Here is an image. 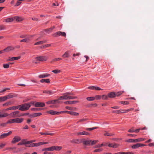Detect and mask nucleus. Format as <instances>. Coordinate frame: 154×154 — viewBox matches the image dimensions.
Instances as JSON below:
<instances>
[{
  "label": "nucleus",
  "mask_w": 154,
  "mask_h": 154,
  "mask_svg": "<svg viewBox=\"0 0 154 154\" xmlns=\"http://www.w3.org/2000/svg\"><path fill=\"white\" fill-rule=\"evenodd\" d=\"M39 143H32L30 144L29 145H26V147H32L35 146H40Z\"/></svg>",
  "instance_id": "obj_10"
},
{
  "label": "nucleus",
  "mask_w": 154,
  "mask_h": 154,
  "mask_svg": "<svg viewBox=\"0 0 154 154\" xmlns=\"http://www.w3.org/2000/svg\"><path fill=\"white\" fill-rule=\"evenodd\" d=\"M14 20H15L17 21H20L23 20V19L18 16H16L14 17Z\"/></svg>",
  "instance_id": "obj_24"
},
{
  "label": "nucleus",
  "mask_w": 154,
  "mask_h": 154,
  "mask_svg": "<svg viewBox=\"0 0 154 154\" xmlns=\"http://www.w3.org/2000/svg\"><path fill=\"white\" fill-rule=\"evenodd\" d=\"M50 76V75L48 74H45L42 75H39L38 77L40 78H42L48 77Z\"/></svg>",
  "instance_id": "obj_19"
},
{
  "label": "nucleus",
  "mask_w": 154,
  "mask_h": 154,
  "mask_svg": "<svg viewBox=\"0 0 154 154\" xmlns=\"http://www.w3.org/2000/svg\"><path fill=\"white\" fill-rule=\"evenodd\" d=\"M124 92V91H120L119 92H117L116 94V96H119L121 95Z\"/></svg>",
  "instance_id": "obj_42"
},
{
  "label": "nucleus",
  "mask_w": 154,
  "mask_h": 154,
  "mask_svg": "<svg viewBox=\"0 0 154 154\" xmlns=\"http://www.w3.org/2000/svg\"><path fill=\"white\" fill-rule=\"evenodd\" d=\"M19 110H27L30 107V105L29 103H25L19 105Z\"/></svg>",
  "instance_id": "obj_2"
},
{
  "label": "nucleus",
  "mask_w": 154,
  "mask_h": 154,
  "mask_svg": "<svg viewBox=\"0 0 154 154\" xmlns=\"http://www.w3.org/2000/svg\"><path fill=\"white\" fill-rule=\"evenodd\" d=\"M52 72H54L55 73H57L60 72V71L59 70L56 69L52 70Z\"/></svg>",
  "instance_id": "obj_58"
},
{
  "label": "nucleus",
  "mask_w": 154,
  "mask_h": 154,
  "mask_svg": "<svg viewBox=\"0 0 154 154\" xmlns=\"http://www.w3.org/2000/svg\"><path fill=\"white\" fill-rule=\"evenodd\" d=\"M47 113H49L51 115H59L60 114L62 113L61 111L60 112H57L56 111H54V110H50L48 111L47 112Z\"/></svg>",
  "instance_id": "obj_7"
},
{
  "label": "nucleus",
  "mask_w": 154,
  "mask_h": 154,
  "mask_svg": "<svg viewBox=\"0 0 154 154\" xmlns=\"http://www.w3.org/2000/svg\"><path fill=\"white\" fill-rule=\"evenodd\" d=\"M19 113V112L18 111H15L9 114V115L10 116L11 118L19 117V115L18 114Z\"/></svg>",
  "instance_id": "obj_4"
},
{
  "label": "nucleus",
  "mask_w": 154,
  "mask_h": 154,
  "mask_svg": "<svg viewBox=\"0 0 154 154\" xmlns=\"http://www.w3.org/2000/svg\"><path fill=\"white\" fill-rule=\"evenodd\" d=\"M7 100L6 96L0 97V103L6 101Z\"/></svg>",
  "instance_id": "obj_30"
},
{
  "label": "nucleus",
  "mask_w": 154,
  "mask_h": 154,
  "mask_svg": "<svg viewBox=\"0 0 154 154\" xmlns=\"http://www.w3.org/2000/svg\"><path fill=\"white\" fill-rule=\"evenodd\" d=\"M3 67L5 68H8L9 67V65L8 63L4 64H3Z\"/></svg>",
  "instance_id": "obj_50"
},
{
  "label": "nucleus",
  "mask_w": 154,
  "mask_h": 154,
  "mask_svg": "<svg viewBox=\"0 0 154 154\" xmlns=\"http://www.w3.org/2000/svg\"><path fill=\"white\" fill-rule=\"evenodd\" d=\"M20 137L19 136H16L13 139L11 143H15L16 142L19 141L21 140Z\"/></svg>",
  "instance_id": "obj_8"
},
{
  "label": "nucleus",
  "mask_w": 154,
  "mask_h": 154,
  "mask_svg": "<svg viewBox=\"0 0 154 154\" xmlns=\"http://www.w3.org/2000/svg\"><path fill=\"white\" fill-rule=\"evenodd\" d=\"M33 36V35H26L25 38L26 39V41L28 42V41L30 40L31 39V38Z\"/></svg>",
  "instance_id": "obj_31"
},
{
  "label": "nucleus",
  "mask_w": 154,
  "mask_h": 154,
  "mask_svg": "<svg viewBox=\"0 0 154 154\" xmlns=\"http://www.w3.org/2000/svg\"><path fill=\"white\" fill-rule=\"evenodd\" d=\"M14 20V18L11 17L5 19L4 20V21L7 23L11 22H12Z\"/></svg>",
  "instance_id": "obj_22"
},
{
  "label": "nucleus",
  "mask_w": 154,
  "mask_h": 154,
  "mask_svg": "<svg viewBox=\"0 0 154 154\" xmlns=\"http://www.w3.org/2000/svg\"><path fill=\"white\" fill-rule=\"evenodd\" d=\"M14 48L11 46H9L7 47L6 48L3 50V51L5 52H8L10 51L14 50Z\"/></svg>",
  "instance_id": "obj_11"
},
{
  "label": "nucleus",
  "mask_w": 154,
  "mask_h": 154,
  "mask_svg": "<svg viewBox=\"0 0 154 154\" xmlns=\"http://www.w3.org/2000/svg\"><path fill=\"white\" fill-rule=\"evenodd\" d=\"M16 148L15 147H7L6 149L5 150H11V149H16Z\"/></svg>",
  "instance_id": "obj_59"
},
{
  "label": "nucleus",
  "mask_w": 154,
  "mask_h": 154,
  "mask_svg": "<svg viewBox=\"0 0 154 154\" xmlns=\"http://www.w3.org/2000/svg\"><path fill=\"white\" fill-rule=\"evenodd\" d=\"M94 88L95 86H89L88 87V89L91 90H94Z\"/></svg>",
  "instance_id": "obj_64"
},
{
  "label": "nucleus",
  "mask_w": 154,
  "mask_h": 154,
  "mask_svg": "<svg viewBox=\"0 0 154 154\" xmlns=\"http://www.w3.org/2000/svg\"><path fill=\"white\" fill-rule=\"evenodd\" d=\"M145 140V139L143 138H139L135 139V143L140 142Z\"/></svg>",
  "instance_id": "obj_29"
},
{
  "label": "nucleus",
  "mask_w": 154,
  "mask_h": 154,
  "mask_svg": "<svg viewBox=\"0 0 154 154\" xmlns=\"http://www.w3.org/2000/svg\"><path fill=\"white\" fill-rule=\"evenodd\" d=\"M62 59L60 58H55L52 60V61H51V62H53L56 61H57L61 60Z\"/></svg>",
  "instance_id": "obj_44"
},
{
  "label": "nucleus",
  "mask_w": 154,
  "mask_h": 154,
  "mask_svg": "<svg viewBox=\"0 0 154 154\" xmlns=\"http://www.w3.org/2000/svg\"><path fill=\"white\" fill-rule=\"evenodd\" d=\"M19 108V106H13L6 109H5V110H16L18 109Z\"/></svg>",
  "instance_id": "obj_17"
},
{
  "label": "nucleus",
  "mask_w": 154,
  "mask_h": 154,
  "mask_svg": "<svg viewBox=\"0 0 154 154\" xmlns=\"http://www.w3.org/2000/svg\"><path fill=\"white\" fill-rule=\"evenodd\" d=\"M6 145V144L5 143H0V149L3 148Z\"/></svg>",
  "instance_id": "obj_48"
},
{
  "label": "nucleus",
  "mask_w": 154,
  "mask_h": 154,
  "mask_svg": "<svg viewBox=\"0 0 154 154\" xmlns=\"http://www.w3.org/2000/svg\"><path fill=\"white\" fill-rule=\"evenodd\" d=\"M21 1L20 0H18L15 6H18L21 4Z\"/></svg>",
  "instance_id": "obj_51"
},
{
  "label": "nucleus",
  "mask_w": 154,
  "mask_h": 154,
  "mask_svg": "<svg viewBox=\"0 0 154 154\" xmlns=\"http://www.w3.org/2000/svg\"><path fill=\"white\" fill-rule=\"evenodd\" d=\"M101 97L103 100H107L108 98V96L105 95H102Z\"/></svg>",
  "instance_id": "obj_55"
},
{
  "label": "nucleus",
  "mask_w": 154,
  "mask_h": 154,
  "mask_svg": "<svg viewBox=\"0 0 154 154\" xmlns=\"http://www.w3.org/2000/svg\"><path fill=\"white\" fill-rule=\"evenodd\" d=\"M62 113H67L71 115H73L75 116L79 115V114L78 113L76 112L72 111H61Z\"/></svg>",
  "instance_id": "obj_6"
},
{
  "label": "nucleus",
  "mask_w": 154,
  "mask_h": 154,
  "mask_svg": "<svg viewBox=\"0 0 154 154\" xmlns=\"http://www.w3.org/2000/svg\"><path fill=\"white\" fill-rule=\"evenodd\" d=\"M12 133L11 131H9L8 133H4L0 135V139H3Z\"/></svg>",
  "instance_id": "obj_9"
},
{
  "label": "nucleus",
  "mask_w": 154,
  "mask_h": 154,
  "mask_svg": "<svg viewBox=\"0 0 154 154\" xmlns=\"http://www.w3.org/2000/svg\"><path fill=\"white\" fill-rule=\"evenodd\" d=\"M127 142L129 143H135V139H129L127 140Z\"/></svg>",
  "instance_id": "obj_52"
},
{
  "label": "nucleus",
  "mask_w": 154,
  "mask_h": 154,
  "mask_svg": "<svg viewBox=\"0 0 154 154\" xmlns=\"http://www.w3.org/2000/svg\"><path fill=\"white\" fill-rule=\"evenodd\" d=\"M52 35L54 37H58L60 35L65 36L66 35V33L64 32L58 31L54 34Z\"/></svg>",
  "instance_id": "obj_5"
},
{
  "label": "nucleus",
  "mask_w": 154,
  "mask_h": 154,
  "mask_svg": "<svg viewBox=\"0 0 154 154\" xmlns=\"http://www.w3.org/2000/svg\"><path fill=\"white\" fill-rule=\"evenodd\" d=\"M43 92L44 93L50 95H52L54 94L55 92L53 91H51L47 90H45Z\"/></svg>",
  "instance_id": "obj_18"
},
{
  "label": "nucleus",
  "mask_w": 154,
  "mask_h": 154,
  "mask_svg": "<svg viewBox=\"0 0 154 154\" xmlns=\"http://www.w3.org/2000/svg\"><path fill=\"white\" fill-rule=\"evenodd\" d=\"M16 123H21L23 120V119L22 118H16Z\"/></svg>",
  "instance_id": "obj_33"
},
{
  "label": "nucleus",
  "mask_w": 154,
  "mask_h": 154,
  "mask_svg": "<svg viewBox=\"0 0 154 154\" xmlns=\"http://www.w3.org/2000/svg\"><path fill=\"white\" fill-rule=\"evenodd\" d=\"M120 103L121 104H129V102L127 101H121L120 102Z\"/></svg>",
  "instance_id": "obj_60"
},
{
  "label": "nucleus",
  "mask_w": 154,
  "mask_h": 154,
  "mask_svg": "<svg viewBox=\"0 0 154 154\" xmlns=\"http://www.w3.org/2000/svg\"><path fill=\"white\" fill-rule=\"evenodd\" d=\"M77 98L76 97H72L69 96L67 94V92L63 94V95L60 96L58 99V100L74 99Z\"/></svg>",
  "instance_id": "obj_1"
},
{
  "label": "nucleus",
  "mask_w": 154,
  "mask_h": 154,
  "mask_svg": "<svg viewBox=\"0 0 154 154\" xmlns=\"http://www.w3.org/2000/svg\"><path fill=\"white\" fill-rule=\"evenodd\" d=\"M119 146V145L116 143H109L108 144V146L110 147H112L114 148H116L117 147Z\"/></svg>",
  "instance_id": "obj_15"
},
{
  "label": "nucleus",
  "mask_w": 154,
  "mask_h": 154,
  "mask_svg": "<svg viewBox=\"0 0 154 154\" xmlns=\"http://www.w3.org/2000/svg\"><path fill=\"white\" fill-rule=\"evenodd\" d=\"M42 115V113H35L33 114V117H35L37 116H41Z\"/></svg>",
  "instance_id": "obj_40"
},
{
  "label": "nucleus",
  "mask_w": 154,
  "mask_h": 154,
  "mask_svg": "<svg viewBox=\"0 0 154 154\" xmlns=\"http://www.w3.org/2000/svg\"><path fill=\"white\" fill-rule=\"evenodd\" d=\"M69 56V55L68 52H66L62 56L64 58H68Z\"/></svg>",
  "instance_id": "obj_36"
},
{
  "label": "nucleus",
  "mask_w": 154,
  "mask_h": 154,
  "mask_svg": "<svg viewBox=\"0 0 154 154\" xmlns=\"http://www.w3.org/2000/svg\"><path fill=\"white\" fill-rule=\"evenodd\" d=\"M11 104V102L10 101L4 103L3 105V106H7Z\"/></svg>",
  "instance_id": "obj_45"
},
{
  "label": "nucleus",
  "mask_w": 154,
  "mask_h": 154,
  "mask_svg": "<svg viewBox=\"0 0 154 154\" xmlns=\"http://www.w3.org/2000/svg\"><path fill=\"white\" fill-rule=\"evenodd\" d=\"M10 89L9 88H6L4 89L3 90L0 91V93H2L6 91L7 90H9Z\"/></svg>",
  "instance_id": "obj_61"
},
{
  "label": "nucleus",
  "mask_w": 154,
  "mask_h": 154,
  "mask_svg": "<svg viewBox=\"0 0 154 154\" xmlns=\"http://www.w3.org/2000/svg\"><path fill=\"white\" fill-rule=\"evenodd\" d=\"M78 102V101H65L64 103L66 104H75Z\"/></svg>",
  "instance_id": "obj_14"
},
{
  "label": "nucleus",
  "mask_w": 154,
  "mask_h": 154,
  "mask_svg": "<svg viewBox=\"0 0 154 154\" xmlns=\"http://www.w3.org/2000/svg\"><path fill=\"white\" fill-rule=\"evenodd\" d=\"M51 151H53L55 149V146H52L50 147Z\"/></svg>",
  "instance_id": "obj_63"
},
{
  "label": "nucleus",
  "mask_w": 154,
  "mask_h": 154,
  "mask_svg": "<svg viewBox=\"0 0 154 154\" xmlns=\"http://www.w3.org/2000/svg\"><path fill=\"white\" fill-rule=\"evenodd\" d=\"M116 112L117 114L125 113V111H124V110L120 109L117 110Z\"/></svg>",
  "instance_id": "obj_39"
},
{
  "label": "nucleus",
  "mask_w": 154,
  "mask_h": 154,
  "mask_svg": "<svg viewBox=\"0 0 154 154\" xmlns=\"http://www.w3.org/2000/svg\"><path fill=\"white\" fill-rule=\"evenodd\" d=\"M8 115L9 114L7 113H4L3 114H0V118L5 117Z\"/></svg>",
  "instance_id": "obj_37"
},
{
  "label": "nucleus",
  "mask_w": 154,
  "mask_h": 154,
  "mask_svg": "<svg viewBox=\"0 0 154 154\" xmlns=\"http://www.w3.org/2000/svg\"><path fill=\"white\" fill-rule=\"evenodd\" d=\"M32 110V111H40L42 109L40 108H32L31 109Z\"/></svg>",
  "instance_id": "obj_47"
},
{
  "label": "nucleus",
  "mask_w": 154,
  "mask_h": 154,
  "mask_svg": "<svg viewBox=\"0 0 154 154\" xmlns=\"http://www.w3.org/2000/svg\"><path fill=\"white\" fill-rule=\"evenodd\" d=\"M113 135V134L109 133L106 131H105V133L104 134V135L105 136H111Z\"/></svg>",
  "instance_id": "obj_38"
},
{
  "label": "nucleus",
  "mask_w": 154,
  "mask_h": 154,
  "mask_svg": "<svg viewBox=\"0 0 154 154\" xmlns=\"http://www.w3.org/2000/svg\"><path fill=\"white\" fill-rule=\"evenodd\" d=\"M51 46V44H47V45H44L43 46H42V47H41V48H47V47H50Z\"/></svg>",
  "instance_id": "obj_57"
},
{
  "label": "nucleus",
  "mask_w": 154,
  "mask_h": 154,
  "mask_svg": "<svg viewBox=\"0 0 154 154\" xmlns=\"http://www.w3.org/2000/svg\"><path fill=\"white\" fill-rule=\"evenodd\" d=\"M88 120V119H81L79 120V121L77 123H78L79 122H84Z\"/></svg>",
  "instance_id": "obj_56"
},
{
  "label": "nucleus",
  "mask_w": 154,
  "mask_h": 154,
  "mask_svg": "<svg viewBox=\"0 0 154 154\" xmlns=\"http://www.w3.org/2000/svg\"><path fill=\"white\" fill-rule=\"evenodd\" d=\"M66 108L68 109L71 110H76V109L75 107H72L68 106H66Z\"/></svg>",
  "instance_id": "obj_34"
},
{
  "label": "nucleus",
  "mask_w": 154,
  "mask_h": 154,
  "mask_svg": "<svg viewBox=\"0 0 154 154\" xmlns=\"http://www.w3.org/2000/svg\"><path fill=\"white\" fill-rule=\"evenodd\" d=\"M86 99L88 101H93L95 99V97H88Z\"/></svg>",
  "instance_id": "obj_41"
},
{
  "label": "nucleus",
  "mask_w": 154,
  "mask_h": 154,
  "mask_svg": "<svg viewBox=\"0 0 154 154\" xmlns=\"http://www.w3.org/2000/svg\"><path fill=\"white\" fill-rule=\"evenodd\" d=\"M103 150V149L102 148H100L97 149H95L94 152H101Z\"/></svg>",
  "instance_id": "obj_53"
},
{
  "label": "nucleus",
  "mask_w": 154,
  "mask_h": 154,
  "mask_svg": "<svg viewBox=\"0 0 154 154\" xmlns=\"http://www.w3.org/2000/svg\"><path fill=\"white\" fill-rule=\"evenodd\" d=\"M95 99L96 98L97 99H100L101 98V96L100 95H96L95 96Z\"/></svg>",
  "instance_id": "obj_62"
},
{
  "label": "nucleus",
  "mask_w": 154,
  "mask_h": 154,
  "mask_svg": "<svg viewBox=\"0 0 154 154\" xmlns=\"http://www.w3.org/2000/svg\"><path fill=\"white\" fill-rule=\"evenodd\" d=\"M48 58L47 57L43 56L37 57L35 58V60H38L40 61H46L48 60ZM33 63H37V62L35 60H33Z\"/></svg>",
  "instance_id": "obj_3"
},
{
  "label": "nucleus",
  "mask_w": 154,
  "mask_h": 154,
  "mask_svg": "<svg viewBox=\"0 0 154 154\" xmlns=\"http://www.w3.org/2000/svg\"><path fill=\"white\" fill-rule=\"evenodd\" d=\"M103 146V143H102L101 144H98L95 147V148H99Z\"/></svg>",
  "instance_id": "obj_54"
},
{
  "label": "nucleus",
  "mask_w": 154,
  "mask_h": 154,
  "mask_svg": "<svg viewBox=\"0 0 154 154\" xmlns=\"http://www.w3.org/2000/svg\"><path fill=\"white\" fill-rule=\"evenodd\" d=\"M17 96L16 94L13 93H10L8 95L6 96L7 99L16 97Z\"/></svg>",
  "instance_id": "obj_13"
},
{
  "label": "nucleus",
  "mask_w": 154,
  "mask_h": 154,
  "mask_svg": "<svg viewBox=\"0 0 154 154\" xmlns=\"http://www.w3.org/2000/svg\"><path fill=\"white\" fill-rule=\"evenodd\" d=\"M46 40H43L42 41H39L35 43V45H40L44 43H45L46 42Z\"/></svg>",
  "instance_id": "obj_25"
},
{
  "label": "nucleus",
  "mask_w": 154,
  "mask_h": 154,
  "mask_svg": "<svg viewBox=\"0 0 154 154\" xmlns=\"http://www.w3.org/2000/svg\"><path fill=\"white\" fill-rule=\"evenodd\" d=\"M20 57H9V58L8 60V61H13L14 60H17L20 59Z\"/></svg>",
  "instance_id": "obj_16"
},
{
  "label": "nucleus",
  "mask_w": 154,
  "mask_h": 154,
  "mask_svg": "<svg viewBox=\"0 0 154 154\" xmlns=\"http://www.w3.org/2000/svg\"><path fill=\"white\" fill-rule=\"evenodd\" d=\"M139 143L134 144L131 146V148L133 149H136L140 147Z\"/></svg>",
  "instance_id": "obj_28"
},
{
  "label": "nucleus",
  "mask_w": 154,
  "mask_h": 154,
  "mask_svg": "<svg viewBox=\"0 0 154 154\" xmlns=\"http://www.w3.org/2000/svg\"><path fill=\"white\" fill-rule=\"evenodd\" d=\"M21 142L23 145L24 144L26 145L29 144L28 141H27L26 139H23L22 140Z\"/></svg>",
  "instance_id": "obj_35"
},
{
  "label": "nucleus",
  "mask_w": 154,
  "mask_h": 154,
  "mask_svg": "<svg viewBox=\"0 0 154 154\" xmlns=\"http://www.w3.org/2000/svg\"><path fill=\"white\" fill-rule=\"evenodd\" d=\"M62 147L59 146H55V150L57 151H59L61 150L62 149Z\"/></svg>",
  "instance_id": "obj_46"
},
{
  "label": "nucleus",
  "mask_w": 154,
  "mask_h": 154,
  "mask_svg": "<svg viewBox=\"0 0 154 154\" xmlns=\"http://www.w3.org/2000/svg\"><path fill=\"white\" fill-rule=\"evenodd\" d=\"M115 154H134V153L131 152H119L115 153Z\"/></svg>",
  "instance_id": "obj_27"
},
{
  "label": "nucleus",
  "mask_w": 154,
  "mask_h": 154,
  "mask_svg": "<svg viewBox=\"0 0 154 154\" xmlns=\"http://www.w3.org/2000/svg\"><path fill=\"white\" fill-rule=\"evenodd\" d=\"M108 96L110 98H114L116 96V93L112 92L108 94Z\"/></svg>",
  "instance_id": "obj_20"
},
{
  "label": "nucleus",
  "mask_w": 154,
  "mask_h": 154,
  "mask_svg": "<svg viewBox=\"0 0 154 154\" xmlns=\"http://www.w3.org/2000/svg\"><path fill=\"white\" fill-rule=\"evenodd\" d=\"M34 105L36 107H43L45 106V104L43 103L36 102L35 103Z\"/></svg>",
  "instance_id": "obj_12"
},
{
  "label": "nucleus",
  "mask_w": 154,
  "mask_h": 154,
  "mask_svg": "<svg viewBox=\"0 0 154 154\" xmlns=\"http://www.w3.org/2000/svg\"><path fill=\"white\" fill-rule=\"evenodd\" d=\"M42 83L46 82L49 83L50 82V80L49 79H42L40 81Z\"/></svg>",
  "instance_id": "obj_32"
},
{
  "label": "nucleus",
  "mask_w": 154,
  "mask_h": 154,
  "mask_svg": "<svg viewBox=\"0 0 154 154\" xmlns=\"http://www.w3.org/2000/svg\"><path fill=\"white\" fill-rule=\"evenodd\" d=\"M98 142V140H91V145H93L97 143Z\"/></svg>",
  "instance_id": "obj_49"
},
{
  "label": "nucleus",
  "mask_w": 154,
  "mask_h": 154,
  "mask_svg": "<svg viewBox=\"0 0 154 154\" xmlns=\"http://www.w3.org/2000/svg\"><path fill=\"white\" fill-rule=\"evenodd\" d=\"M89 134L86 131H83L82 132H78L77 133V135H88Z\"/></svg>",
  "instance_id": "obj_21"
},
{
  "label": "nucleus",
  "mask_w": 154,
  "mask_h": 154,
  "mask_svg": "<svg viewBox=\"0 0 154 154\" xmlns=\"http://www.w3.org/2000/svg\"><path fill=\"white\" fill-rule=\"evenodd\" d=\"M83 143L86 145H91V140H85L83 141Z\"/></svg>",
  "instance_id": "obj_26"
},
{
  "label": "nucleus",
  "mask_w": 154,
  "mask_h": 154,
  "mask_svg": "<svg viewBox=\"0 0 154 154\" xmlns=\"http://www.w3.org/2000/svg\"><path fill=\"white\" fill-rule=\"evenodd\" d=\"M40 134L42 135H52L53 134V133H49L48 132H40Z\"/></svg>",
  "instance_id": "obj_23"
},
{
  "label": "nucleus",
  "mask_w": 154,
  "mask_h": 154,
  "mask_svg": "<svg viewBox=\"0 0 154 154\" xmlns=\"http://www.w3.org/2000/svg\"><path fill=\"white\" fill-rule=\"evenodd\" d=\"M97 128H98L97 127H93L92 128H86V130H88L89 131H91L92 130L97 129Z\"/></svg>",
  "instance_id": "obj_43"
}]
</instances>
